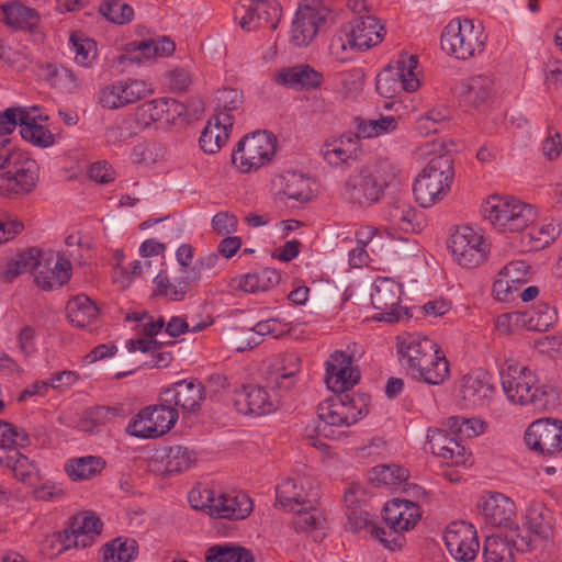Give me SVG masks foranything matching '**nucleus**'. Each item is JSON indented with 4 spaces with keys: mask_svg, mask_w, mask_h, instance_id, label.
<instances>
[{
    "mask_svg": "<svg viewBox=\"0 0 562 562\" xmlns=\"http://www.w3.org/2000/svg\"><path fill=\"white\" fill-rule=\"evenodd\" d=\"M325 383L336 394L317 406L321 423L317 430L324 437L340 439L348 428L368 414L366 398L352 396L346 391L360 380V371L353 366V359L347 352L336 350L325 362Z\"/></svg>",
    "mask_w": 562,
    "mask_h": 562,
    "instance_id": "nucleus-1",
    "label": "nucleus"
},
{
    "mask_svg": "<svg viewBox=\"0 0 562 562\" xmlns=\"http://www.w3.org/2000/svg\"><path fill=\"white\" fill-rule=\"evenodd\" d=\"M400 176V166L389 158L362 165L355 168L344 180L341 198L352 205L372 206L384 198L385 190L398 181Z\"/></svg>",
    "mask_w": 562,
    "mask_h": 562,
    "instance_id": "nucleus-2",
    "label": "nucleus"
},
{
    "mask_svg": "<svg viewBox=\"0 0 562 562\" xmlns=\"http://www.w3.org/2000/svg\"><path fill=\"white\" fill-rule=\"evenodd\" d=\"M454 179L453 159L448 154L434 156L413 183L415 201L422 207H431L450 192Z\"/></svg>",
    "mask_w": 562,
    "mask_h": 562,
    "instance_id": "nucleus-3",
    "label": "nucleus"
},
{
    "mask_svg": "<svg viewBox=\"0 0 562 562\" xmlns=\"http://www.w3.org/2000/svg\"><path fill=\"white\" fill-rule=\"evenodd\" d=\"M422 518L419 505L406 499H392L384 505V527H372L373 537L385 548L394 550L402 548L405 539L404 531L413 529Z\"/></svg>",
    "mask_w": 562,
    "mask_h": 562,
    "instance_id": "nucleus-4",
    "label": "nucleus"
},
{
    "mask_svg": "<svg viewBox=\"0 0 562 562\" xmlns=\"http://www.w3.org/2000/svg\"><path fill=\"white\" fill-rule=\"evenodd\" d=\"M481 213L495 228L510 233L522 232L536 218L531 205L513 196H488L481 206Z\"/></svg>",
    "mask_w": 562,
    "mask_h": 562,
    "instance_id": "nucleus-5",
    "label": "nucleus"
},
{
    "mask_svg": "<svg viewBox=\"0 0 562 562\" xmlns=\"http://www.w3.org/2000/svg\"><path fill=\"white\" fill-rule=\"evenodd\" d=\"M40 167L27 153L12 146L0 173V195L15 198L29 194L38 182Z\"/></svg>",
    "mask_w": 562,
    "mask_h": 562,
    "instance_id": "nucleus-6",
    "label": "nucleus"
},
{
    "mask_svg": "<svg viewBox=\"0 0 562 562\" xmlns=\"http://www.w3.org/2000/svg\"><path fill=\"white\" fill-rule=\"evenodd\" d=\"M501 381L510 402L519 405L531 404L537 408L544 405L546 392L538 386V378L528 367L513 361L506 362L501 371Z\"/></svg>",
    "mask_w": 562,
    "mask_h": 562,
    "instance_id": "nucleus-7",
    "label": "nucleus"
},
{
    "mask_svg": "<svg viewBox=\"0 0 562 562\" xmlns=\"http://www.w3.org/2000/svg\"><path fill=\"white\" fill-rule=\"evenodd\" d=\"M486 38L482 24L464 19L449 22L440 43L445 52L465 60L484 50Z\"/></svg>",
    "mask_w": 562,
    "mask_h": 562,
    "instance_id": "nucleus-8",
    "label": "nucleus"
},
{
    "mask_svg": "<svg viewBox=\"0 0 562 562\" xmlns=\"http://www.w3.org/2000/svg\"><path fill=\"white\" fill-rule=\"evenodd\" d=\"M420 86L418 79V57L403 52L395 65H389L376 76V92L386 99H391L402 90L414 92Z\"/></svg>",
    "mask_w": 562,
    "mask_h": 562,
    "instance_id": "nucleus-9",
    "label": "nucleus"
},
{
    "mask_svg": "<svg viewBox=\"0 0 562 562\" xmlns=\"http://www.w3.org/2000/svg\"><path fill=\"white\" fill-rule=\"evenodd\" d=\"M277 150V138L267 131L243 137L232 154V162L243 172L258 170L268 164Z\"/></svg>",
    "mask_w": 562,
    "mask_h": 562,
    "instance_id": "nucleus-10",
    "label": "nucleus"
},
{
    "mask_svg": "<svg viewBox=\"0 0 562 562\" xmlns=\"http://www.w3.org/2000/svg\"><path fill=\"white\" fill-rule=\"evenodd\" d=\"M199 497L201 502L193 503L194 506L200 507L212 517L240 520L247 518L252 512V501L243 492L222 493L203 488L199 493Z\"/></svg>",
    "mask_w": 562,
    "mask_h": 562,
    "instance_id": "nucleus-11",
    "label": "nucleus"
},
{
    "mask_svg": "<svg viewBox=\"0 0 562 562\" xmlns=\"http://www.w3.org/2000/svg\"><path fill=\"white\" fill-rule=\"evenodd\" d=\"M178 417L177 409L167 403L147 406L130 420L125 431L136 438H158L173 427Z\"/></svg>",
    "mask_w": 562,
    "mask_h": 562,
    "instance_id": "nucleus-12",
    "label": "nucleus"
},
{
    "mask_svg": "<svg viewBox=\"0 0 562 562\" xmlns=\"http://www.w3.org/2000/svg\"><path fill=\"white\" fill-rule=\"evenodd\" d=\"M402 285L391 278H378L371 302L375 310L380 311L372 318L376 322L398 323L412 317L407 307L400 305Z\"/></svg>",
    "mask_w": 562,
    "mask_h": 562,
    "instance_id": "nucleus-13",
    "label": "nucleus"
},
{
    "mask_svg": "<svg viewBox=\"0 0 562 562\" xmlns=\"http://www.w3.org/2000/svg\"><path fill=\"white\" fill-rule=\"evenodd\" d=\"M449 248L454 260L467 269L479 267L490 254L487 240L469 226L458 228L450 236Z\"/></svg>",
    "mask_w": 562,
    "mask_h": 562,
    "instance_id": "nucleus-14",
    "label": "nucleus"
},
{
    "mask_svg": "<svg viewBox=\"0 0 562 562\" xmlns=\"http://www.w3.org/2000/svg\"><path fill=\"white\" fill-rule=\"evenodd\" d=\"M101 530L102 522L99 517L85 513L72 517L68 528L58 532L49 541L58 542V552H64L71 548H87L92 546Z\"/></svg>",
    "mask_w": 562,
    "mask_h": 562,
    "instance_id": "nucleus-15",
    "label": "nucleus"
},
{
    "mask_svg": "<svg viewBox=\"0 0 562 562\" xmlns=\"http://www.w3.org/2000/svg\"><path fill=\"white\" fill-rule=\"evenodd\" d=\"M495 393L492 376L485 371L469 372L460 381L459 401L462 407L487 408L493 402Z\"/></svg>",
    "mask_w": 562,
    "mask_h": 562,
    "instance_id": "nucleus-16",
    "label": "nucleus"
},
{
    "mask_svg": "<svg viewBox=\"0 0 562 562\" xmlns=\"http://www.w3.org/2000/svg\"><path fill=\"white\" fill-rule=\"evenodd\" d=\"M281 18V9L265 0H245L239 8L235 9V20L245 31L258 29H277Z\"/></svg>",
    "mask_w": 562,
    "mask_h": 562,
    "instance_id": "nucleus-17",
    "label": "nucleus"
},
{
    "mask_svg": "<svg viewBox=\"0 0 562 562\" xmlns=\"http://www.w3.org/2000/svg\"><path fill=\"white\" fill-rule=\"evenodd\" d=\"M151 93L149 86L139 79H124L103 87L99 92V103L109 110L133 104Z\"/></svg>",
    "mask_w": 562,
    "mask_h": 562,
    "instance_id": "nucleus-18",
    "label": "nucleus"
},
{
    "mask_svg": "<svg viewBox=\"0 0 562 562\" xmlns=\"http://www.w3.org/2000/svg\"><path fill=\"white\" fill-rule=\"evenodd\" d=\"M449 553L458 561H472L479 552V540L473 525L467 521L450 522L443 533Z\"/></svg>",
    "mask_w": 562,
    "mask_h": 562,
    "instance_id": "nucleus-19",
    "label": "nucleus"
},
{
    "mask_svg": "<svg viewBox=\"0 0 562 562\" xmlns=\"http://www.w3.org/2000/svg\"><path fill=\"white\" fill-rule=\"evenodd\" d=\"M527 446L541 454L552 456L562 451V420L538 419L525 434Z\"/></svg>",
    "mask_w": 562,
    "mask_h": 562,
    "instance_id": "nucleus-20",
    "label": "nucleus"
},
{
    "mask_svg": "<svg viewBox=\"0 0 562 562\" xmlns=\"http://www.w3.org/2000/svg\"><path fill=\"white\" fill-rule=\"evenodd\" d=\"M328 10L319 3L300 5L291 27V42L297 47L307 46L325 23Z\"/></svg>",
    "mask_w": 562,
    "mask_h": 562,
    "instance_id": "nucleus-21",
    "label": "nucleus"
},
{
    "mask_svg": "<svg viewBox=\"0 0 562 562\" xmlns=\"http://www.w3.org/2000/svg\"><path fill=\"white\" fill-rule=\"evenodd\" d=\"M427 443L431 452L448 465H470L472 463L471 453L457 439V434L443 429H428Z\"/></svg>",
    "mask_w": 562,
    "mask_h": 562,
    "instance_id": "nucleus-22",
    "label": "nucleus"
},
{
    "mask_svg": "<svg viewBox=\"0 0 562 562\" xmlns=\"http://www.w3.org/2000/svg\"><path fill=\"white\" fill-rule=\"evenodd\" d=\"M319 151L324 160L331 167L351 165L362 157L359 135L353 133H345L338 138L326 139Z\"/></svg>",
    "mask_w": 562,
    "mask_h": 562,
    "instance_id": "nucleus-23",
    "label": "nucleus"
},
{
    "mask_svg": "<svg viewBox=\"0 0 562 562\" xmlns=\"http://www.w3.org/2000/svg\"><path fill=\"white\" fill-rule=\"evenodd\" d=\"M176 44L167 36L135 41L126 44L125 53L119 56V64H139L156 57H168L173 54Z\"/></svg>",
    "mask_w": 562,
    "mask_h": 562,
    "instance_id": "nucleus-24",
    "label": "nucleus"
},
{
    "mask_svg": "<svg viewBox=\"0 0 562 562\" xmlns=\"http://www.w3.org/2000/svg\"><path fill=\"white\" fill-rule=\"evenodd\" d=\"M279 401L271 397L267 390L259 385L243 386L235 392L234 405L244 415L261 416L277 409Z\"/></svg>",
    "mask_w": 562,
    "mask_h": 562,
    "instance_id": "nucleus-25",
    "label": "nucleus"
},
{
    "mask_svg": "<svg viewBox=\"0 0 562 562\" xmlns=\"http://www.w3.org/2000/svg\"><path fill=\"white\" fill-rule=\"evenodd\" d=\"M277 501L289 510L316 503L317 492L305 477L285 479L276 487Z\"/></svg>",
    "mask_w": 562,
    "mask_h": 562,
    "instance_id": "nucleus-26",
    "label": "nucleus"
},
{
    "mask_svg": "<svg viewBox=\"0 0 562 562\" xmlns=\"http://www.w3.org/2000/svg\"><path fill=\"white\" fill-rule=\"evenodd\" d=\"M437 344L428 337L420 335L398 336L396 348L401 366L409 374L420 361L432 356V350L437 348Z\"/></svg>",
    "mask_w": 562,
    "mask_h": 562,
    "instance_id": "nucleus-27",
    "label": "nucleus"
},
{
    "mask_svg": "<svg viewBox=\"0 0 562 562\" xmlns=\"http://www.w3.org/2000/svg\"><path fill=\"white\" fill-rule=\"evenodd\" d=\"M480 507L485 522L492 527H510L516 517L514 502L498 492L482 496Z\"/></svg>",
    "mask_w": 562,
    "mask_h": 562,
    "instance_id": "nucleus-28",
    "label": "nucleus"
},
{
    "mask_svg": "<svg viewBox=\"0 0 562 562\" xmlns=\"http://www.w3.org/2000/svg\"><path fill=\"white\" fill-rule=\"evenodd\" d=\"M351 40V49H368L382 41L384 27L371 15L355 19L345 25Z\"/></svg>",
    "mask_w": 562,
    "mask_h": 562,
    "instance_id": "nucleus-29",
    "label": "nucleus"
},
{
    "mask_svg": "<svg viewBox=\"0 0 562 562\" xmlns=\"http://www.w3.org/2000/svg\"><path fill=\"white\" fill-rule=\"evenodd\" d=\"M234 116L224 112L216 113L201 133L199 143L206 154L217 153L229 137Z\"/></svg>",
    "mask_w": 562,
    "mask_h": 562,
    "instance_id": "nucleus-30",
    "label": "nucleus"
},
{
    "mask_svg": "<svg viewBox=\"0 0 562 562\" xmlns=\"http://www.w3.org/2000/svg\"><path fill=\"white\" fill-rule=\"evenodd\" d=\"M449 362L440 347L437 346L432 350V356L425 357L408 375L427 384L439 385L449 378Z\"/></svg>",
    "mask_w": 562,
    "mask_h": 562,
    "instance_id": "nucleus-31",
    "label": "nucleus"
},
{
    "mask_svg": "<svg viewBox=\"0 0 562 562\" xmlns=\"http://www.w3.org/2000/svg\"><path fill=\"white\" fill-rule=\"evenodd\" d=\"M323 79V75L307 64L283 68L277 76L280 85L296 90L315 89L322 85Z\"/></svg>",
    "mask_w": 562,
    "mask_h": 562,
    "instance_id": "nucleus-32",
    "label": "nucleus"
},
{
    "mask_svg": "<svg viewBox=\"0 0 562 562\" xmlns=\"http://www.w3.org/2000/svg\"><path fill=\"white\" fill-rule=\"evenodd\" d=\"M202 392L203 386L200 383L180 381L164 392V401L170 406L173 403L183 411L193 412L200 406Z\"/></svg>",
    "mask_w": 562,
    "mask_h": 562,
    "instance_id": "nucleus-33",
    "label": "nucleus"
},
{
    "mask_svg": "<svg viewBox=\"0 0 562 562\" xmlns=\"http://www.w3.org/2000/svg\"><path fill=\"white\" fill-rule=\"evenodd\" d=\"M281 280V274L274 268H263L258 271L249 272L244 276L235 277L229 281L233 290H240L246 293H256L267 291Z\"/></svg>",
    "mask_w": 562,
    "mask_h": 562,
    "instance_id": "nucleus-34",
    "label": "nucleus"
},
{
    "mask_svg": "<svg viewBox=\"0 0 562 562\" xmlns=\"http://www.w3.org/2000/svg\"><path fill=\"white\" fill-rule=\"evenodd\" d=\"M460 89V95L465 103L480 108L493 97L494 80L485 75L473 76L465 79Z\"/></svg>",
    "mask_w": 562,
    "mask_h": 562,
    "instance_id": "nucleus-35",
    "label": "nucleus"
},
{
    "mask_svg": "<svg viewBox=\"0 0 562 562\" xmlns=\"http://www.w3.org/2000/svg\"><path fill=\"white\" fill-rule=\"evenodd\" d=\"M56 268L57 272L54 277L49 273L47 268H44V260L36 258V265H34V277L37 286L41 289L48 291L54 289L55 286H63L67 283L71 278L72 267L65 258H56Z\"/></svg>",
    "mask_w": 562,
    "mask_h": 562,
    "instance_id": "nucleus-36",
    "label": "nucleus"
},
{
    "mask_svg": "<svg viewBox=\"0 0 562 562\" xmlns=\"http://www.w3.org/2000/svg\"><path fill=\"white\" fill-rule=\"evenodd\" d=\"M1 9L5 24L13 29L32 31L40 22L38 12L19 1L3 3Z\"/></svg>",
    "mask_w": 562,
    "mask_h": 562,
    "instance_id": "nucleus-37",
    "label": "nucleus"
},
{
    "mask_svg": "<svg viewBox=\"0 0 562 562\" xmlns=\"http://www.w3.org/2000/svg\"><path fill=\"white\" fill-rule=\"evenodd\" d=\"M387 220L405 233L419 232L423 226L420 214L411 204L403 201H396L390 205Z\"/></svg>",
    "mask_w": 562,
    "mask_h": 562,
    "instance_id": "nucleus-38",
    "label": "nucleus"
},
{
    "mask_svg": "<svg viewBox=\"0 0 562 562\" xmlns=\"http://www.w3.org/2000/svg\"><path fill=\"white\" fill-rule=\"evenodd\" d=\"M105 461L101 457L86 456L69 459L65 463V472L74 482L90 480L102 472Z\"/></svg>",
    "mask_w": 562,
    "mask_h": 562,
    "instance_id": "nucleus-39",
    "label": "nucleus"
},
{
    "mask_svg": "<svg viewBox=\"0 0 562 562\" xmlns=\"http://www.w3.org/2000/svg\"><path fill=\"white\" fill-rule=\"evenodd\" d=\"M66 311L68 321L78 328H87L99 314L97 305L85 294L71 299Z\"/></svg>",
    "mask_w": 562,
    "mask_h": 562,
    "instance_id": "nucleus-40",
    "label": "nucleus"
},
{
    "mask_svg": "<svg viewBox=\"0 0 562 562\" xmlns=\"http://www.w3.org/2000/svg\"><path fill=\"white\" fill-rule=\"evenodd\" d=\"M162 451L164 472L169 475L188 471L196 462V453L183 446H172Z\"/></svg>",
    "mask_w": 562,
    "mask_h": 562,
    "instance_id": "nucleus-41",
    "label": "nucleus"
},
{
    "mask_svg": "<svg viewBox=\"0 0 562 562\" xmlns=\"http://www.w3.org/2000/svg\"><path fill=\"white\" fill-rule=\"evenodd\" d=\"M206 562H254L252 553L240 546L214 544L206 550Z\"/></svg>",
    "mask_w": 562,
    "mask_h": 562,
    "instance_id": "nucleus-42",
    "label": "nucleus"
},
{
    "mask_svg": "<svg viewBox=\"0 0 562 562\" xmlns=\"http://www.w3.org/2000/svg\"><path fill=\"white\" fill-rule=\"evenodd\" d=\"M137 554L134 539L116 538L106 543L102 550V562H131Z\"/></svg>",
    "mask_w": 562,
    "mask_h": 562,
    "instance_id": "nucleus-43",
    "label": "nucleus"
},
{
    "mask_svg": "<svg viewBox=\"0 0 562 562\" xmlns=\"http://www.w3.org/2000/svg\"><path fill=\"white\" fill-rule=\"evenodd\" d=\"M155 283V295L165 296L170 301H182L184 300L189 290L187 283L181 279L175 278L171 280L165 271H160L154 279Z\"/></svg>",
    "mask_w": 562,
    "mask_h": 562,
    "instance_id": "nucleus-44",
    "label": "nucleus"
},
{
    "mask_svg": "<svg viewBox=\"0 0 562 562\" xmlns=\"http://www.w3.org/2000/svg\"><path fill=\"white\" fill-rule=\"evenodd\" d=\"M300 371V359L294 355L284 356L282 364L276 368L271 376L273 389L288 391L295 383V375Z\"/></svg>",
    "mask_w": 562,
    "mask_h": 562,
    "instance_id": "nucleus-45",
    "label": "nucleus"
},
{
    "mask_svg": "<svg viewBox=\"0 0 562 562\" xmlns=\"http://www.w3.org/2000/svg\"><path fill=\"white\" fill-rule=\"evenodd\" d=\"M282 192L291 200L307 202L312 198L310 179L296 172H288L283 176Z\"/></svg>",
    "mask_w": 562,
    "mask_h": 562,
    "instance_id": "nucleus-46",
    "label": "nucleus"
},
{
    "mask_svg": "<svg viewBox=\"0 0 562 562\" xmlns=\"http://www.w3.org/2000/svg\"><path fill=\"white\" fill-rule=\"evenodd\" d=\"M485 562H514L513 547L508 539L499 536H487L483 546Z\"/></svg>",
    "mask_w": 562,
    "mask_h": 562,
    "instance_id": "nucleus-47",
    "label": "nucleus"
},
{
    "mask_svg": "<svg viewBox=\"0 0 562 562\" xmlns=\"http://www.w3.org/2000/svg\"><path fill=\"white\" fill-rule=\"evenodd\" d=\"M408 479V471L396 464H379L369 472V480L378 485L396 486Z\"/></svg>",
    "mask_w": 562,
    "mask_h": 562,
    "instance_id": "nucleus-48",
    "label": "nucleus"
},
{
    "mask_svg": "<svg viewBox=\"0 0 562 562\" xmlns=\"http://www.w3.org/2000/svg\"><path fill=\"white\" fill-rule=\"evenodd\" d=\"M356 128L359 139L371 138L393 132L397 128V120L394 116H381L379 120L356 119Z\"/></svg>",
    "mask_w": 562,
    "mask_h": 562,
    "instance_id": "nucleus-49",
    "label": "nucleus"
},
{
    "mask_svg": "<svg viewBox=\"0 0 562 562\" xmlns=\"http://www.w3.org/2000/svg\"><path fill=\"white\" fill-rule=\"evenodd\" d=\"M42 255V250L37 248H31L27 251L19 254L14 259L7 262L5 268L2 270L1 276L7 281H12L21 273L34 269L36 265L37 256Z\"/></svg>",
    "mask_w": 562,
    "mask_h": 562,
    "instance_id": "nucleus-50",
    "label": "nucleus"
},
{
    "mask_svg": "<svg viewBox=\"0 0 562 562\" xmlns=\"http://www.w3.org/2000/svg\"><path fill=\"white\" fill-rule=\"evenodd\" d=\"M99 12L110 22L119 25L127 24L134 19V9L121 0H104Z\"/></svg>",
    "mask_w": 562,
    "mask_h": 562,
    "instance_id": "nucleus-51",
    "label": "nucleus"
},
{
    "mask_svg": "<svg viewBox=\"0 0 562 562\" xmlns=\"http://www.w3.org/2000/svg\"><path fill=\"white\" fill-rule=\"evenodd\" d=\"M121 409L114 406H95L86 412L85 418L80 422L83 431L92 432L98 426L113 420L120 415Z\"/></svg>",
    "mask_w": 562,
    "mask_h": 562,
    "instance_id": "nucleus-52",
    "label": "nucleus"
},
{
    "mask_svg": "<svg viewBox=\"0 0 562 562\" xmlns=\"http://www.w3.org/2000/svg\"><path fill=\"white\" fill-rule=\"evenodd\" d=\"M315 503L295 508L294 528L296 531H312L322 528L324 518L322 513L314 506Z\"/></svg>",
    "mask_w": 562,
    "mask_h": 562,
    "instance_id": "nucleus-53",
    "label": "nucleus"
},
{
    "mask_svg": "<svg viewBox=\"0 0 562 562\" xmlns=\"http://www.w3.org/2000/svg\"><path fill=\"white\" fill-rule=\"evenodd\" d=\"M164 327V321L158 319L156 322H148L144 324L143 331L146 337L144 338H137V339H130L126 341V348L130 352L134 351H142V352H149L155 351L158 349V342L153 339L154 336H156L161 328Z\"/></svg>",
    "mask_w": 562,
    "mask_h": 562,
    "instance_id": "nucleus-54",
    "label": "nucleus"
},
{
    "mask_svg": "<svg viewBox=\"0 0 562 562\" xmlns=\"http://www.w3.org/2000/svg\"><path fill=\"white\" fill-rule=\"evenodd\" d=\"M166 149L160 142L148 140L133 148L132 158L136 164L153 165L165 157Z\"/></svg>",
    "mask_w": 562,
    "mask_h": 562,
    "instance_id": "nucleus-55",
    "label": "nucleus"
},
{
    "mask_svg": "<svg viewBox=\"0 0 562 562\" xmlns=\"http://www.w3.org/2000/svg\"><path fill=\"white\" fill-rule=\"evenodd\" d=\"M69 48L75 54V60L82 67H89L97 56V44L90 38H79L71 34Z\"/></svg>",
    "mask_w": 562,
    "mask_h": 562,
    "instance_id": "nucleus-56",
    "label": "nucleus"
},
{
    "mask_svg": "<svg viewBox=\"0 0 562 562\" xmlns=\"http://www.w3.org/2000/svg\"><path fill=\"white\" fill-rule=\"evenodd\" d=\"M27 442L29 436L24 430L0 419V448L23 447Z\"/></svg>",
    "mask_w": 562,
    "mask_h": 562,
    "instance_id": "nucleus-57",
    "label": "nucleus"
},
{
    "mask_svg": "<svg viewBox=\"0 0 562 562\" xmlns=\"http://www.w3.org/2000/svg\"><path fill=\"white\" fill-rule=\"evenodd\" d=\"M541 153L549 161L557 160L562 153V138L560 132L549 125L547 127L546 137L541 142Z\"/></svg>",
    "mask_w": 562,
    "mask_h": 562,
    "instance_id": "nucleus-58",
    "label": "nucleus"
},
{
    "mask_svg": "<svg viewBox=\"0 0 562 562\" xmlns=\"http://www.w3.org/2000/svg\"><path fill=\"white\" fill-rule=\"evenodd\" d=\"M135 120L132 116L123 117L120 122L110 126L105 131V138L110 144H121L126 142L136 132L133 128Z\"/></svg>",
    "mask_w": 562,
    "mask_h": 562,
    "instance_id": "nucleus-59",
    "label": "nucleus"
},
{
    "mask_svg": "<svg viewBox=\"0 0 562 562\" xmlns=\"http://www.w3.org/2000/svg\"><path fill=\"white\" fill-rule=\"evenodd\" d=\"M22 138L38 147H49L54 144V135L41 124L26 126L20 130Z\"/></svg>",
    "mask_w": 562,
    "mask_h": 562,
    "instance_id": "nucleus-60",
    "label": "nucleus"
},
{
    "mask_svg": "<svg viewBox=\"0 0 562 562\" xmlns=\"http://www.w3.org/2000/svg\"><path fill=\"white\" fill-rule=\"evenodd\" d=\"M449 428L453 432H459L465 437H475L484 431V423L475 418H462L453 416L449 418Z\"/></svg>",
    "mask_w": 562,
    "mask_h": 562,
    "instance_id": "nucleus-61",
    "label": "nucleus"
},
{
    "mask_svg": "<svg viewBox=\"0 0 562 562\" xmlns=\"http://www.w3.org/2000/svg\"><path fill=\"white\" fill-rule=\"evenodd\" d=\"M526 526L535 537L548 538L550 533V525L544 519L541 508L531 506L526 512Z\"/></svg>",
    "mask_w": 562,
    "mask_h": 562,
    "instance_id": "nucleus-62",
    "label": "nucleus"
},
{
    "mask_svg": "<svg viewBox=\"0 0 562 562\" xmlns=\"http://www.w3.org/2000/svg\"><path fill=\"white\" fill-rule=\"evenodd\" d=\"M561 234V224L554 220L543 224L535 232L530 233V238L535 240L536 248H543L554 241Z\"/></svg>",
    "mask_w": 562,
    "mask_h": 562,
    "instance_id": "nucleus-63",
    "label": "nucleus"
},
{
    "mask_svg": "<svg viewBox=\"0 0 562 562\" xmlns=\"http://www.w3.org/2000/svg\"><path fill=\"white\" fill-rule=\"evenodd\" d=\"M215 100L217 104V113L224 112L231 114L232 111L239 109L243 103L241 93L238 90L232 88L218 90Z\"/></svg>",
    "mask_w": 562,
    "mask_h": 562,
    "instance_id": "nucleus-64",
    "label": "nucleus"
}]
</instances>
